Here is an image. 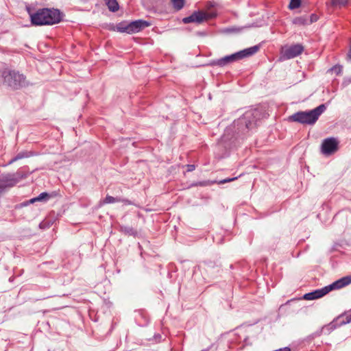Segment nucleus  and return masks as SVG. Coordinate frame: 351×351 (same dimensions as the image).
Masks as SVG:
<instances>
[{
    "label": "nucleus",
    "mask_w": 351,
    "mask_h": 351,
    "mask_svg": "<svg viewBox=\"0 0 351 351\" xmlns=\"http://www.w3.org/2000/svg\"><path fill=\"white\" fill-rule=\"evenodd\" d=\"M326 110V106L322 104L315 108L307 111H298L288 117L289 122H295L304 125H314L319 116Z\"/></svg>",
    "instance_id": "3"
},
{
    "label": "nucleus",
    "mask_w": 351,
    "mask_h": 351,
    "mask_svg": "<svg viewBox=\"0 0 351 351\" xmlns=\"http://www.w3.org/2000/svg\"><path fill=\"white\" fill-rule=\"evenodd\" d=\"M346 60L348 62H351V45H350V48L346 55Z\"/></svg>",
    "instance_id": "32"
},
{
    "label": "nucleus",
    "mask_w": 351,
    "mask_h": 351,
    "mask_svg": "<svg viewBox=\"0 0 351 351\" xmlns=\"http://www.w3.org/2000/svg\"><path fill=\"white\" fill-rule=\"evenodd\" d=\"M303 51L304 47L302 45H292L284 51L283 56L287 59H291L300 55Z\"/></svg>",
    "instance_id": "9"
},
{
    "label": "nucleus",
    "mask_w": 351,
    "mask_h": 351,
    "mask_svg": "<svg viewBox=\"0 0 351 351\" xmlns=\"http://www.w3.org/2000/svg\"><path fill=\"white\" fill-rule=\"evenodd\" d=\"M207 266H208V271H209L211 269H214L215 267H218V266L216 265L215 263L213 262V261H208L207 263ZM219 271V269L217 268V271Z\"/></svg>",
    "instance_id": "28"
},
{
    "label": "nucleus",
    "mask_w": 351,
    "mask_h": 351,
    "mask_svg": "<svg viewBox=\"0 0 351 351\" xmlns=\"http://www.w3.org/2000/svg\"><path fill=\"white\" fill-rule=\"evenodd\" d=\"M115 202H122L125 205H133L134 203L128 199L122 198L120 197H112L107 195L106 197L99 202V206L104 204H112Z\"/></svg>",
    "instance_id": "12"
},
{
    "label": "nucleus",
    "mask_w": 351,
    "mask_h": 351,
    "mask_svg": "<svg viewBox=\"0 0 351 351\" xmlns=\"http://www.w3.org/2000/svg\"><path fill=\"white\" fill-rule=\"evenodd\" d=\"M3 84L13 90L29 86L30 83L23 73L16 70L5 69L1 73Z\"/></svg>",
    "instance_id": "4"
},
{
    "label": "nucleus",
    "mask_w": 351,
    "mask_h": 351,
    "mask_svg": "<svg viewBox=\"0 0 351 351\" xmlns=\"http://www.w3.org/2000/svg\"><path fill=\"white\" fill-rule=\"evenodd\" d=\"M194 186H198L197 182H194L191 183L189 185V188H191V187H194Z\"/></svg>",
    "instance_id": "35"
},
{
    "label": "nucleus",
    "mask_w": 351,
    "mask_h": 351,
    "mask_svg": "<svg viewBox=\"0 0 351 351\" xmlns=\"http://www.w3.org/2000/svg\"><path fill=\"white\" fill-rule=\"evenodd\" d=\"M208 350H209V348H207V349H204V350H202L201 351H208Z\"/></svg>",
    "instance_id": "38"
},
{
    "label": "nucleus",
    "mask_w": 351,
    "mask_h": 351,
    "mask_svg": "<svg viewBox=\"0 0 351 351\" xmlns=\"http://www.w3.org/2000/svg\"><path fill=\"white\" fill-rule=\"evenodd\" d=\"M350 283H351V276H344V277L335 281L332 284H330L328 286H326V287L328 290V292L329 293L330 291H331L332 290L340 289L350 285Z\"/></svg>",
    "instance_id": "10"
},
{
    "label": "nucleus",
    "mask_w": 351,
    "mask_h": 351,
    "mask_svg": "<svg viewBox=\"0 0 351 351\" xmlns=\"http://www.w3.org/2000/svg\"><path fill=\"white\" fill-rule=\"evenodd\" d=\"M260 49L258 45L246 48L231 55L226 56L221 58L210 60L209 65L212 66H217L219 67L225 66L230 63L242 60L245 58L252 56L255 54Z\"/></svg>",
    "instance_id": "5"
},
{
    "label": "nucleus",
    "mask_w": 351,
    "mask_h": 351,
    "mask_svg": "<svg viewBox=\"0 0 351 351\" xmlns=\"http://www.w3.org/2000/svg\"><path fill=\"white\" fill-rule=\"evenodd\" d=\"M343 71V66L340 64H336L328 70V73L334 72L337 75L341 74Z\"/></svg>",
    "instance_id": "24"
},
{
    "label": "nucleus",
    "mask_w": 351,
    "mask_h": 351,
    "mask_svg": "<svg viewBox=\"0 0 351 351\" xmlns=\"http://www.w3.org/2000/svg\"><path fill=\"white\" fill-rule=\"evenodd\" d=\"M186 168H187L186 171L188 172H191L193 170H195V166L194 165H187Z\"/></svg>",
    "instance_id": "33"
},
{
    "label": "nucleus",
    "mask_w": 351,
    "mask_h": 351,
    "mask_svg": "<svg viewBox=\"0 0 351 351\" xmlns=\"http://www.w3.org/2000/svg\"><path fill=\"white\" fill-rule=\"evenodd\" d=\"M335 319L338 320L337 323L340 327L351 322V314L347 315L346 313H342Z\"/></svg>",
    "instance_id": "17"
},
{
    "label": "nucleus",
    "mask_w": 351,
    "mask_h": 351,
    "mask_svg": "<svg viewBox=\"0 0 351 351\" xmlns=\"http://www.w3.org/2000/svg\"><path fill=\"white\" fill-rule=\"evenodd\" d=\"M261 113L258 110L245 112L238 119L228 126L217 143L219 149H224L226 155L232 149L238 146L247 136L250 130L258 125Z\"/></svg>",
    "instance_id": "1"
},
{
    "label": "nucleus",
    "mask_w": 351,
    "mask_h": 351,
    "mask_svg": "<svg viewBox=\"0 0 351 351\" xmlns=\"http://www.w3.org/2000/svg\"><path fill=\"white\" fill-rule=\"evenodd\" d=\"M52 197H53L52 194H50L47 192H43L40 194H39L37 197H34V198L29 199V201L23 203L22 204L23 206H27L29 204L34 203L35 202H42V201L47 202Z\"/></svg>",
    "instance_id": "14"
},
{
    "label": "nucleus",
    "mask_w": 351,
    "mask_h": 351,
    "mask_svg": "<svg viewBox=\"0 0 351 351\" xmlns=\"http://www.w3.org/2000/svg\"><path fill=\"white\" fill-rule=\"evenodd\" d=\"M45 226V221H43V222H41V223H40V228H43V227H44Z\"/></svg>",
    "instance_id": "36"
},
{
    "label": "nucleus",
    "mask_w": 351,
    "mask_h": 351,
    "mask_svg": "<svg viewBox=\"0 0 351 351\" xmlns=\"http://www.w3.org/2000/svg\"><path fill=\"white\" fill-rule=\"evenodd\" d=\"M328 293L326 287H324L322 289L314 290L311 292L305 293L303 295V299L306 300H313L316 299H319L322 298Z\"/></svg>",
    "instance_id": "13"
},
{
    "label": "nucleus",
    "mask_w": 351,
    "mask_h": 351,
    "mask_svg": "<svg viewBox=\"0 0 351 351\" xmlns=\"http://www.w3.org/2000/svg\"><path fill=\"white\" fill-rule=\"evenodd\" d=\"M237 179V177L223 179V180H220L219 182V184H225V183H227V182H230L234 181V180H235Z\"/></svg>",
    "instance_id": "30"
},
{
    "label": "nucleus",
    "mask_w": 351,
    "mask_h": 351,
    "mask_svg": "<svg viewBox=\"0 0 351 351\" xmlns=\"http://www.w3.org/2000/svg\"><path fill=\"white\" fill-rule=\"evenodd\" d=\"M150 25L151 23L143 19H138L129 22L130 34L139 32Z\"/></svg>",
    "instance_id": "11"
},
{
    "label": "nucleus",
    "mask_w": 351,
    "mask_h": 351,
    "mask_svg": "<svg viewBox=\"0 0 351 351\" xmlns=\"http://www.w3.org/2000/svg\"><path fill=\"white\" fill-rule=\"evenodd\" d=\"M217 14L215 12H207L203 10L194 11L190 16L182 19V23L188 24L191 23H195L201 24L204 22L208 21L209 20L216 17Z\"/></svg>",
    "instance_id": "6"
},
{
    "label": "nucleus",
    "mask_w": 351,
    "mask_h": 351,
    "mask_svg": "<svg viewBox=\"0 0 351 351\" xmlns=\"http://www.w3.org/2000/svg\"><path fill=\"white\" fill-rule=\"evenodd\" d=\"M301 3L302 0H290L288 8L291 10L297 9L300 7Z\"/></svg>",
    "instance_id": "25"
},
{
    "label": "nucleus",
    "mask_w": 351,
    "mask_h": 351,
    "mask_svg": "<svg viewBox=\"0 0 351 351\" xmlns=\"http://www.w3.org/2000/svg\"><path fill=\"white\" fill-rule=\"evenodd\" d=\"M110 11L115 12L119 10V5L117 0H104Z\"/></svg>",
    "instance_id": "21"
},
{
    "label": "nucleus",
    "mask_w": 351,
    "mask_h": 351,
    "mask_svg": "<svg viewBox=\"0 0 351 351\" xmlns=\"http://www.w3.org/2000/svg\"><path fill=\"white\" fill-rule=\"evenodd\" d=\"M323 333V330L320 328L319 330H317L314 333L311 335L312 338H315L316 337H319Z\"/></svg>",
    "instance_id": "31"
},
{
    "label": "nucleus",
    "mask_w": 351,
    "mask_h": 351,
    "mask_svg": "<svg viewBox=\"0 0 351 351\" xmlns=\"http://www.w3.org/2000/svg\"><path fill=\"white\" fill-rule=\"evenodd\" d=\"M196 35L199 36H204L206 35V33L205 32H197Z\"/></svg>",
    "instance_id": "34"
},
{
    "label": "nucleus",
    "mask_w": 351,
    "mask_h": 351,
    "mask_svg": "<svg viewBox=\"0 0 351 351\" xmlns=\"http://www.w3.org/2000/svg\"><path fill=\"white\" fill-rule=\"evenodd\" d=\"M339 149V141L334 137L325 138L321 145V152L325 156H330Z\"/></svg>",
    "instance_id": "8"
},
{
    "label": "nucleus",
    "mask_w": 351,
    "mask_h": 351,
    "mask_svg": "<svg viewBox=\"0 0 351 351\" xmlns=\"http://www.w3.org/2000/svg\"><path fill=\"white\" fill-rule=\"evenodd\" d=\"M350 0H330V5L334 7H345L348 5Z\"/></svg>",
    "instance_id": "22"
},
{
    "label": "nucleus",
    "mask_w": 351,
    "mask_h": 351,
    "mask_svg": "<svg viewBox=\"0 0 351 351\" xmlns=\"http://www.w3.org/2000/svg\"><path fill=\"white\" fill-rule=\"evenodd\" d=\"M116 29L117 32L121 33H128L130 34V30L129 27V22L128 21H121L116 26Z\"/></svg>",
    "instance_id": "20"
},
{
    "label": "nucleus",
    "mask_w": 351,
    "mask_h": 351,
    "mask_svg": "<svg viewBox=\"0 0 351 351\" xmlns=\"http://www.w3.org/2000/svg\"><path fill=\"white\" fill-rule=\"evenodd\" d=\"M337 322L338 320L335 318L330 324L324 326L322 328L323 333L330 334L332 330L339 327Z\"/></svg>",
    "instance_id": "16"
},
{
    "label": "nucleus",
    "mask_w": 351,
    "mask_h": 351,
    "mask_svg": "<svg viewBox=\"0 0 351 351\" xmlns=\"http://www.w3.org/2000/svg\"><path fill=\"white\" fill-rule=\"evenodd\" d=\"M25 10L34 26L53 25L61 22L64 14L58 8H43L36 9L33 3H26Z\"/></svg>",
    "instance_id": "2"
},
{
    "label": "nucleus",
    "mask_w": 351,
    "mask_h": 351,
    "mask_svg": "<svg viewBox=\"0 0 351 351\" xmlns=\"http://www.w3.org/2000/svg\"><path fill=\"white\" fill-rule=\"evenodd\" d=\"M120 231L122 233L128 236L136 237L138 235L137 230L133 228L132 227L128 226H121Z\"/></svg>",
    "instance_id": "18"
},
{
    "label": "nucleus",
    "mask_w": 351,
    "mask_h": 351,
    "mask_svg": "<svg viewBox=\"0 0 351 351\" xmlns=\"http://www.w3.org/2000/svg\"><path fill=\"white\" fill-rule=\"evenodd\" d=\"M213 182L210 180H204L197 182L198 186H207L211 185Z\"/></svg>",
    "instance_id": "27"
},
{
    "label": "nucleus",
    "mask_w": 351,
    "mask_h": 351,
    "mask_svg": "<svg viewBox=\"0 0 351 351\" xmlns=\"http://www.w3.org/2000/svg\"><path fill=\"white\" fill-rule=\"evenodd\" d=\"M32 156H33V153L32 152H27V151L21 152L19 154H17L14 157H13L8 162V165H11L17 160H21L23 158H29Z\"/></svg>",
    "instance_id": "15"
},
{
    "label": "nucleus",
    "mask_w": 351,
    "mask_h": 351,
    "mask_svg": "<svg viewBox=\"0 0 351 351\" xmlns=\"http://www.w3.org/2000/svg\"><path fill=\"white\" fill-rule=\"evenodd\" d=\"M351 83V77H345L341 83V86L343 87L348 86Z\"/></svg>",
    "instance_id": "29"
},
{
    "label": "nucleus",
    "mask_w": 351,
    "mask_h": 351,
    "mask_svg": "<svg viewBox=\"0 0 351 351\" xmlns=\"http://www.w3.org/2000/svg\"><path fill=\"white\" fill-rule=\"evenodd\" d=\"M0 176L1 178L0 180L3 182L5 188L12 187L20 180L26 178V175L19 170L14 173H3Z\"/></svg>",
    "instance_id": "7"
},
{
    "label": "nucleus",
    "mask_w": 351,
    "mask_h": 351,
    "mask_svg": "<svg viewBox=\"0 0 351 351\" xmlns=\"http://www.w3.org/2000/svg\"><path fill=\"white\" fill-rule=\"evenodd\" d=\"M292 23L293 24L298 26H304L309 25L308 19L306 15L295 17L293 19Z\"/></svg>",
    "instance_id": "19"
},
{
    "label": "nucleus",
    "mask_w": 351,
    "mask_h": 351,
    "mask_svg": "<svg viewBox=\"0 0 351 351\" xmlns=\"http://www.w3.org/2000/svg\"><path fill=\"white\" fill-rule=\"evenodd\" d=\"M318 19L319 17L316 14H311L310 16V19H308L309 25L316 22L318 20Z\"/></svg>",
    "instance_id": "26"
},
{
    "label": "nucleus",
    "mask_w": 351,
    "mask_h": 351,
    "mask_svg": "<svg viewBox=\"0 0 351 351\" xmlns=\"http://www.w3.org/2000/svg\"><path fill=\"white\" fill-rule=\"evenodd\" d=\"M208 7H213V5L212 4V3H211V2H208Z\"/></svg>",
    "instance_id": "37"
},
{
    "label": "nucleus",
    "mask_w": 351,
    "mask_h": 351,
    "mask_svg": "<svg viewBox=\"0 0 351 351\" xmlns=\"http://www.w3.org/2000/svg\"><path fill=\"white\" fill-rule=\"evenodd\" d=\"M171 2L173 8L177 11L182 9L184 5V0H171Z\"/></svg>",
    "instance_id": "23"
}]
</instances>
